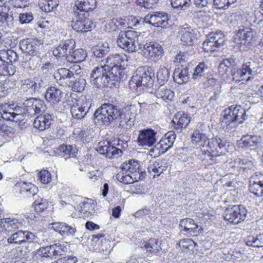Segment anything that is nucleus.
<instances>
[{"label":"nucleus","instance_id":"ddd939ff","mask_svg":"<svg viewBox=\"0 0 263 263\" xmlns=\"http://www.w3.org/2000/svg\"><path fill=\"white\" fill-rule=\"evenodd\" d=\"M135 115L132 111L130 107L118 109L113 122L118 127L128 129L134 125Z\"/></svg>","mask_w":263,"mask_h":263},{"label":"nucleus","instance_id":"4be33fe9","mask_svg":"<svg viewBox=\"0 0 263 263\" xmlns=\"http://www.w3.org/2000/svg\"><path fill=\"white\" fill-rule=\"evenodd\" d=\"M97 151L109 159L117 158L122 154L121 149L112 145L109 142H104L103 144L99 145Z\"/></svg>","mask_w":263,"mask_h":263},{"label":"nucleus","instance_id":"c85d7f7f","mask_svg":"<svg viewBox=\"0 0 263 263\" xmlns=\"http://www.w3.org/2000/svg\"><path fill=\"white\" fill-rule=\"evenodd\" d=\"M52 225V228L62 235L73 236L76 232V228L74 226H69L65 222H54Z\"/></svg>","mask_w":263,"mask_h":263},{"label":"nucleus","instance_id":"0e129e2a","mask_svg":"<svg viewBox=\"0 0 263 263\" xmlns=\"http://www.w3.org/2000/svg\"><path fill=\"white\" fill-rule=\"evenodd\" d=\"M236 1L237 0H213V2L216 8L225 10Z\"/></svg>","mask_w":263,"mask_h":263},{"label":"nucleus","instance_id":"13d9d810","mask_svg":"<svg viewBox=\"0 0 263 263\" xmlns=\"http://www.w3.org/2000/svg\"><path fill=\"white\" fill-rule=\"evenodd\" d=\"M86 84V82L84 79L75 78L70 88L74 91L81 92L84 89Z\"/></svg>","mask_w":263,"mask_h":263},{"label":"nucleus","instance_id":"9d476101","mask_svg":"<svg viewBox=\"0 0 263 263\" xmlns=\"http://www.w3.org/2000/svg\"><path fill=\"white\" fill-rule=\"evenodd\" d=\"M45 78L35 77L32 79H26L22 81L21 90L24 95L30 96L40 93L47 85Z\"/></svg>","mask_w":263,"mask_h":263},{"label":"nucleus","instance_id":"cd10ccee","mask_svg":"<svg viewBox=\"0 0 263 263\" xmlns=\"http://www.w3.org/2000/svg\"><path fill=\"white\" fill-rule=\"evenodd\" d=\"M97 6L96 0H75L74 7L80 11V13H85L88 15V11H92Z\"/></svg>","mask_w":263,"mask_h":263},{"label":"nucleus","instance_id":"aec40b11","mask_svg":"<svg viewBox=\"0 0 263 263\" xmlns=\"http://www.w3.org/2000/svg\"><path fill=\"white\" fill-rule=\"evenodd\" d=\"M211 73V69L208 63L200 62L194 68L192 74V79L199 82L205 80V78Z\"/></svg>","mask_w":263,"mask_h":263},{"label":"nucleus","instance_id":"20e7f679","mask_svg":"<svg viewBox=\"0 0 263 263\" xmlns=\"http://www.w3.org/2000/svg\"><path fill=\"white\" fill-rule=\"evenodd\" d=\"M121 171L116 175L117 179L125 184L133 183L145 178L146 173L142 171L138 161L130 159L124 162L120 167Z\"/></svg>","mask_w":263,"mask_h":263},{"label":"nucleus","instance_id":"338daca9","mask_svg":"<svg viewBox=\"0 0 263 263\" xmlns=\"http://www.w3.org/2000/svg\"><path fill=\"white\" fill-rule=\"evenodd\" d=\"M52 53L58 59L63 57L67 58L66 50H65L63 41L61 42L58 47L53 49Z\"/></svg>","mask_w":263,"mask_h":263},{"label":"nucleus","instance_id":"052dcab7","mask_svg":"<svg viewBox=\"0 0 263 263\" xmlns=\"http://www.w3.org/2000/svg\"><path fill=\"white\" fill-rule=\"evenodd\" d=\"M176 135L174 131L171 130L167 132L164 137L160 140L161 141H163L165 143V145L167 147L170 148L173 146L175 140L176 139Z\"/></svg>","mask_w":263,"mask_h":263},{"label":"nucleus","instance_id":"09e8293b","mask_svg":"<svg viewBox=\"0 0 263 263\" xmlns=\"http://www.w3.org/2000/svg\"><path fill=\"white\" fill-rule=\"evenodd\" d=\"M202 48L204 51L206 52H213L220 48V47L217 46L215 41L212 40L209 36L203 43Z\"/></svg>","mask_w":263,"mask_h":263},{"label":"nucleus","instance_id":"6e6552de","mask_svg":"<svg viewBox=\"0 0 263 263\" xmlns=\"http://www.w3.org/2000/svg\"><path fill=\"white\" fill-rule=\"evenodd\" d=\"M37 236L28 231L18 230L7 238L9 244H15L26 247V253L30 252L34 249L35 242H37Z\"/></svg>","mask_w":263,"mask_h":263},{"label":"nucleus","instance_id":"4d7b16f0","mask_svg":"<svg viewBox=\"0 0 263 263\" xmlns=\"http://www.w3.org/2000/svg\"><path fill=\"white\" fill-rule=\"evenodd\" d=\"M262 14L259 12H255L250 20V24L252 26L256 27L259 29L263 28Z\"/></svg>","mask_w":263,"mask_h":263},{"label":"nucleus","instance_id":"2f4dec72","mask_svg":"<svg viewBox=\"0 0 263 263\" xmlns=\"http://www.w3.org/2000/svg\"><path fill=\"white\" fill-rule=\"evenodd\" d=\"M0 60L2 62L12 64L18 61V56L17 53L12 49L0 50Z\"/></svg>","mask_w":263,"mask_h":263},{"label":"nucleus","instance_id":"c9c22d12","mask_svg":"<svg viewBox=\"0 0 263 263\" xmlns=\"http://www.w3.org/2000/svg\"><path fill=\"white\" fill-rule=\"evenodd\" d=\"M155 96L158 98H161L163 100L166 101L173 100L174 93L171 89L166 88V86L161 85L155 91Z\"/></svg>","mask_w":263,"mask_h":263},{"label":"nucleus","instance_id":"f704fd0d","mask_svg":"<svg viewBox=\"0 0 263 263\" xmlns=\"http://www.w3.org/2000/svg\"><path fill=\"white\" fill-rule=\"evenodd\" d=\"M110 50L108 43H100L92 47L91 51L98 58H102L107 54Z\"/></svg>","mask_w":263,"mask_h":263},{"label":"nucleus","instance_id":"0eeeda50","mask_svg":"<svg viewBox=\"0 0 263 263\" xmlns=\"http://www.w3.org/2000/svg\"><path fill=\"white\" fill-rule=\"evenodd\" d=\"M229 143L224 139L214 137L210 139L208 142V149L205 151V157L211 161V163L218 162L217 158L225 155L228 152Z\"/></svg>","mask_w":263,"mask_h":263},{"label":"nucleus","instance_id":"f03ea898","mask_svg":"<svg viewBox=\"0 0 263 263\" xmlns=\"http://www.w3.org/2000/svg\"><path fill=\"white\" fill-rule=\"evenodd\" d=\"M47 109L45 102L40 98H27L20 106L14 103L0 104V117L4 120L17 122L23 121L27 114L34 116L44 112Z\"/></svg>","mask_w":263,"mask_h":263},{"label":"nucleus","instance_id":"bf43d9fd","mask_svg":"<svg viewBox=\"0 0 263 263\" xmlns=\"http://www.w3.org/2000/svg\"><path fill=\"white\" fill-rule=\"evenodd\" d=\"M172 7L180 10H185L191 5V0H170Z\"/></svg>","mask_w":263,"mask_h":263},{"label":"nucleus","instance_id":"2eb2a0df","mask_svg":"<svg viewBox=\"0 0 263 263\" xmlns=\"http://www.w3.org/2000/svg\"><path fill=\"white\" fill-rule=\"evenodd\" d=\"M170 18L167 13L159 11L147 14L144 17L143 22L156 27L164 28L167 27Z\"/></svg>","mask_w":263,"mask_h":263},{"label":"nucleus","instance_id":"a18cd8bd","mask_svg":"<svg viewBox=\"0 0 263 263\" xmlns=\"http://www.w3.org/2000/svg\"><path fill=\"white\" fill-rule=\"evenodd\" d=\"M14 86L13 82L9 80L0 82V97H5L7 96L10 90L13 88Z\"/></svg>","mask_w":263,"mask_h":263},{"label":"nucleus","instance_id":"e433bc0d","mask_svg":"<svg viewBox=\"0 0 263 263\" xmlns=\"http://www.w3.org/2000/svg\"><path fill=\"white\" fill-rule=\"evenodd\" d=\"M87 57L86 51L80 48L73 50L72 53L68 56V61L73 63H81Z\"/></svg>","mask_w":263,"mask_h":263},{"label":"nucleus","instance_id":"3c124183","mask_svg":"<svg viewBox=\"0 0 263 263\" xmlns=\"http://www.w3.org/2000/svg\"><path fill=\"white\" fill-rule=\"evenodd\" d=\"M212 40L215 41L217 46H218L221 48L225 42L224 35L222 31H216L215 32H212L209 35Z\"/></svg>","mask_w":263,"mask_h":263},{"label":"nucleus","instance_id":"a878e982","mask_svg":"<svg viewBox=\"0 0 263 263\" xmlns=\"http://www.w3.org/2000/svg\"><path fill=\"white\" fill-rule=\"evenodd\" d=\"M22 222L16 218H3L0 219V227L5 231L12 232L22 227Z\"/></svg>","mask_w":263,"mask_h":263},{"label":"nucleus","instance_id":"c03bdc74","mask_svg":"<svg viewBox=\"0 0 263 263\" xmlns=\"http://www.w3.org/2000/svg\"><path fill=\"white\" fill-rule=\"evenodd\" d=\"M72 117L74 119L81 120L87 116V114L84 110V107L79 106V104H73L70 109Z\"/></svg>","mask_w":263,"mask_h":263},{"label":"nucleus","instance_id":"473e14b6","mask_svg":"<svg viewBox=\"0 0 263 263\" xmlns=\"http://www.w3.org/2000/svg\"><path fill=\"white\" fill-rule=\"evenodd\" d=\"M191 139L193 144L202 147H207L208 142L210 140L205 134L201 133L197 130L193 132Z\"/></svg>","mask_w":263,"mask_h":263},{"label":"nucleus","instance_id":"9b49d317","mask_svg":"<svg viewBox=\"0 0 263 263\" xmlns=\"http://www.w3.org/2000/svg\"><path fill=\"white\" fill-rule=\"evenodd\" d=\"M63 92L56 86L47 88L45 93L46 100L52 104L54 110L61 112L65 109L66 103L62 100Z\"/></svg>","mask_w":263,"mask_h":263},{"label":"nucleus","instance_id":"774afa93","mask_svg":"<svg viewBox=\"0 0 263 263\" xmlns=\"http://www.w3.org/2000/svg\"><path fill=\"white\" fill-rule=\"evenodd\" d=\"M54 249L53 251L55 253V258L65 255L68 251V248L64 243H57L54 244Z\"/></svg>","mask_w":263,"mask_h":263},{"label":"nucleus","instance_id":"f3484780","mask_svg":"<svg viewBox=\"0 0 263 263\" xmlns=\"http://www.w3.org/2000/svg\"><path fill=\"white\" fill-rule=\"evenodd\" d=\"M144 54L147 58L159 59L162 57L164 50L162 46L157 42H149L142 46Z\"/></svg>","mask_w":263,"mask_h":263},{"label":"nucleus","instance_id":"58836bf2","mask_svg":"<svg viewBox=\"0 0 263 263\" xmlns=\"http://www.w3.org/2000/svg\"><path fill=\"white\" fill-rule=\"evenodd\" d=\"M142 244H144L142 248H144L147 252L153 254H157L160 250L162 249L160 245L158 244V240L155 238H151L147 241H144Z\"/></svg>","mask_w":263,"mask_h":263},{"label":"nucleus","instance_id":"423d86ee","mask_svg":"<svg viewBox=\"0 0 263 263\" xmlns=\"http://www.w3.org/2000/svg\"><path fill=\"white\" fill-rule=\"evenodd\" d=\"M139 33L135 30L121 32L117 38V44L121 48L128 53L137 52L142 48L139 40Z\"/></svg>","mask_w":263,"mask_h":263},{"label":"nucleus","instance_id":"5701e85b","mask_svg":"<svg viewBox=\"0 0 263 263\" xmlns=\"http://www.w3.org/2000/svg\"><path fill=\"white\" fill-rule=\"evenodd\" d=\"M180 36L181 43L184 45H192L196 39L193 29L187 24L182 26L178 32Z\"/></svg>","mask_w":263,"mask_h":263},{"label":"nucleus","instance_id":"864d4df0","mask_svg":"<svg viewBox=\"0 0 263 263\" xmlns=\"http://www.w3.org/2000/svg\"><path fill=\"white\" fill-rule=\"evenodd\" d=\"M34 210L38 213L44 212L48 208L49 204L46 199L40 198L35 199L33 202Z\"/></svg>","mask_w":263,"mask_h":263},{"label":"nucleus","instance_id":"f8f14e48","mask_svg":"<svg viewBox=\"0 0 263 263\" xmlns=\"http://www.w3.org/2000/svg\"><path fill=\"white\" fill-rule=\"evenodd\" d=\"M248 211L243 205L229 206L224 212V219L230 223L238 224L245 220Z\"/></svg>","mask_w":263,"mask_h":263},{"label":"nucleus","instance_id":"72a5a7b5","mask_svg":"<svg viewBox=\"0 0 263 263\" xmlns=\"http://www.w3.org/2000/svg\"><path fill=\"white\" fill-rule=\"evenodd\" d=\"M58 6V0H40L39 3L40 8L46 13L54 11Z\"/></svg>","mask_w":263,"mask_h":263},{"label":"nucleus","instance_id":"680f3d73","mask_svg":"<svg viewBox=\"0 0 263 263\" xmlns=\"http://www.w3.org/2000/svg\"><path fill=\"white\" fill-rule=\"evenodd\" d=\"M196 243L189 238L183 239L179 241V246L182 248V251L192 250L194 249Z\"/></svg>","mask_w":263,"mask_h":263},{"label":"nucleus","instance_id":"ea45409f","mask_svg":"<svg viewBox=\"0 0 263 263\" xmlns=\"http://www.w3.org/2000/svg\"><path fill=\"white\" fill-rule=\"evenodd\" d=\"M77 152V148L75 146L71 145H61L57 149L58 154L61 157H64L65 155L73 156Z\"/></svg>","mask_w":263,"mask_h":263},{"label":"nucleus","instance_id":"6ab92c4d","mask_svg":"<svg viewBox=\"0 0 263 263\" xmlns=\"http://www.w3.org/2000/svg\"><path fill=\"white\" fill-rule=\"evenodd\" d=\"M263 137L260 135H243L239 141V147L244 149L254 148L261 143Z\"/></svg>","mask_w":263,"mask_h":263},{"label":"nucleus","instance_id":"7ed1b4c3","mask_svg":"<svg viewBox=\"0 0 263 263\" xmlns=\"http://www.w3.org/2000/svg\"><path fill=\"white\" fill-rule=\"evenodd\" d=\"M246 110L240 105H231L221 113L220 124L224 131H234L247 119Z\"/></svg>","mask_w":263,"mask_h":263},{"label":"nucleus","instance_id":"1a4fd4ad","mask_svg":"<svg viewBox=\"0 0 263 263\" xmlns=\"http://www.w3.org/2000/svg\"><path fill=\"white\" fill-rule=\"evenodd\" d=\"M258 67V63L252 60L245 62L240 68H237L235 65L232 66L231 74L233 80L236 82L250 81L256 74Z\"/></svg>","mask_w":263,"mask_h":263},{"label":"nucleus","instance_id":"bb28decb","mask_svg":"<svg viewBox=\"0 0 263 263\" xmlns=\"http://www.w3.org/2000/svg\"><path fill=\"white\" fill-rule=\"evenodd\" d=\"M189 69L188 67H184L182 66L175 68L173 74V78L174 81L179 84H182L188 82L190 78Z\"/></svg>","mask_w":263,"mask_h":263},{"label":"nucleus","instance_id":"6e6d98bb","mask_svg":"<svg viewBox=\"0 0 263 263\" xmlns=\"http://www.w3.org/2000/svg\"><path fill=\"white\" fill-rule=\"evenodd\" d=\"M233 39L234 42L239 46L242 45H245L247 47L248 46V45L247 44V42H246V34H245V32L243 29L238 30L237 33L233 36Z\"/></svg>","mask_w":263,"mask_h":263},{"label":"nucleus","instance_id":"69168bd1","mask_svg":"<svg viewBox=\"0 0 263 263\" xmlns=\"http://www.w3.org/2000/svg\"><path fill=\"white\" fill-rule=\"evenodd\" d=\"M33 18V15L31 12L20 13L18 15V21L21 24L30 23Z\"/></svg>","mask_w":263,"mask_h":263},{"label":"nucleus","instance_id":"412c9836","mask_svg":"<svg viewBox=\"0 0 263 263\" xmlns=\"http://www.w3.org/2000/svg\"><path fill=\"white\" fill-rule=\"evenodd\" d=\"M19 46L21 50L26 54V57L39 53V43L37 40L32 39L23 40L20 41Z\"/></svg>","mask_w":263,"mask_h":263},{"label":"nucleus","instance_id":"e2e57ef3","mask_svg":"<svg viewBox=\"0 0 263 263\" xmlns=\"http://www.w3.org/2000/svg\"><path fill=\"white\" fill-rule=\"evenodd\" d=\"M15 133L14 129L11 126H8L2 123L0 127V135L5 137H12Z\"/></svg>","mask_w":263,"mask_h":263},{"label":"nucleus","instance_id":"a19ab883","mask_svg":"<svg viewBox=\"0 0 263 263\" xmlns=\"http://www.w3.org/2000/svg\"><path fill=\"white\" fill-rule=\"evenodd\" d=\"M170 70L166 67H160L157 72L158 82L161 85H164L170 79Z\"/></svg>","mask_w":263,"mask_h":263},{"label":"nucleus","instance_id":"a211bd4d","mask_svg":"<svg viewBox=\"0 0 263 263\" xmlns=\"http://www.w3.org/2000/svg\"><path fill=\"white\" fill-rule=\"evenodd\" d=\"M179 226L181 228L180 231L187 235H197L203 231L202 228L198 230L197 223L189 218L181 219L179 222Z\"/></svg>","mask_w":263,"mask_h":263},{"label":"nucleus","instance_id":"603ef678","mask_svg":"<svg viewBox=\"0 0 263 263\" xmlns=\"http://www.w3.org/2000/svg\"><path fill=\"white\" fill-rule=\"evenodd\" d=\"M179 115H177L175 119L177 122L176 126H175V127L177 129L186 127L190 122V117L189 116L188 114L183 113L180 117L177 118V117Z\"/></svg>","mask_w":263,"mask_h":263},{"label":"nucleus","instance_id":"393cba45","mask_svg":"<svg viewBox=\"0 0 263 263\" xmlns=\"http://www.w3.org/2000/svg\"><path fill=\"white\" fill-rule=\"evenodd\" d=\"M81 68L79 65H74L70 67L69 69L66 68H61L58 69L54 73L53 77L57 82L62 81L69 77H71L73 74L80 71Z\"/></svg>","mask_w":263,"mask_h":263},{"label":"nucleus","instance_id":"c756f323","mask_svg":"<svg viewBox=\"0 0 263 263\" xmlns=\"http://www.w3.org/2000/svg\"><path fill=\"white\" fill-rule=\"evenodd\" d=\"M167 167L165 161L159 160L150 164L148 167V171L155 178L156 176H160L166 169Z\"/></svg>","mask_w":263,"mask_h":263},{"label":"nucleus","instance_id":"37998d69","mask_svg":"<svg viewBox=\"0 0 263 263\" xmlns=\"http://www.w3.org/2000/svg\"><path fill=\"white\" fill-rule=\"evenodd\" d=\"M101 107L106 116L109 117L110 122H113L118 110L117 106L110 103H104Z\"/></svg>","mask_w":263,"mask_h":263},{"label":"nucleus","instance_id":"39448f33","mask_svg":"<svg viewBox=\"0 0 263 263\" xmlns=\"http://www.w3.org/2000/svg\"><path fill=\"white\" fill-rule=\"evenodd\" d=\"M154 72L151 68L139 67L129 82V86L133 91L141 93L144 87H150L154 82Z\"/></svg>","mask_w":263,"mask_h":263},{"label":"nucleus","instance_id":"4c0bfd02","mask_svg":"<svg viewBox=\"0 0 263 263\" xmlns=\"http://www.w3.org/2000/svg\"><path fill=\"white\" fill-rule=\"evenodd\" d=\"M76 209L80 212L84 214L85 216H92L95 213L94 205L88 201H84L80 202V203L77 205Z\"/></svg>","mask_w":263,"mask_h":263},{"label":"nucleus","instance_id":"5fc2aeb1","mask_svg":"<svg viewBox=\"0 0 263 263\" xmlns=\"http://www.w3.org/2000/svg\"><path fill=\"white\" fill-rule=\"evenodd\" d=\"M233 39L234 42L239 46L242 45H245L247 47L248 46V45L247 44V42H246V34H245V32L243 29L238 30L237 33L233 36Z\"/></svg>","mask_w":263,"mask_h":263},{"label":"nucleus","instance_id":"f257e3e1","mask_svg":"<svg viewBox=\"0 0 263 263\" xmlns=\"http://www.w3.org/2000/svg\"><path fill=\"white\" fill-rule=\"evenodd\" d=\"M127 61L126 55L123 54L109 55L106 60V64L95 67L91 70L90 84L100 89L116 87L119 81L123 78Z\"/></svg>","mask_w":263,"mask_h":263},{"label":"nucleus","instance_id":"7c9ffc66","mask_svg":"<svg viewBox=\"0 0 263 263\" xmlns=\"http://www.w3.org/2000/svg\"><path fill=\"white\" fill-rule=\"evenodd\" d=\"M91 119L96 124L100 125H108L111 123L109 117L107 116L105 112L103 111L101 106L96 110Z\"/></svg>","mask_w":263,"mask_h":263},{"label":"nucleus","instance_id":"de8ad7c7","mask_svg":"<svg viewBox=\"0 0 263 263\" xmlns=\"http://www.w3.org/2000/svg\"><path fill=\"white\" fill-rule=\"evenodd\" d=\"M243 29L246 36V42H247V44L249 46L252 42L257 40L259 32L252 28H246Z\"/></svg>","mask_w":263,"mask_h":263},{"label":"nucleus","instance_id":"b1692460","mask_svg":"<svg viewBox=\"0 0 263 263\" xmlns=\"http://www.w3.org/2000/svg\"><path fill=\"white\" fill-rule=\"evenodd\" d=\"M53 121V118L50 114L45 113L43 115L41 113L35 119L33 122L34 127L40 130H44L50 127Z\"/></svg>","mask_w":263,"mask_h":263},{"label":"nucleus","instance_id":"dca6fc26","mask_svg":"<svg viewBox=\"0 0 263 263\" xmlns=\"http://www.w3.org/2000/svg\"><path fill=\"white\" fill-rule=\"evenodd\" d=\"M157 132L151 128H146L139 131L137 139L138 145L151 147L157 141Z\"/></svg>","mask_w":263,"mask_h":263},{"label":"nucleus","instance_id":"49530a36","mask_svg":"<svg viewBox=\"0 0 263 263\" xmlns=\"http://www.w3.org/2000/svg\"><path fill=\"white\" fill-rule=\"evenodd\" d=\"M15 72V66L12 64L2 62L0 65V74L4 76H13Z\"/></svg>","mask_w":263,"mask_h":263},{"label":"nucleus","instance_id":"4468645a","mask_svg":"<svg viewBox=\"0 0 263 263\" xmlns=\"http://www.w3.org/2000/svg\"><path fill=\"white\" fill-rule=\"evenodd\" d=\"M76 20L72 24V28L77 32L82 33L90 31L95 27V25L89 18L87 17L85 13L74 12Z\"/></svg>","mask_w":263,"mask_h":263},{"label":"nucleus","instance_id":"8fccbe9b","mask_svg":"<svg viewBox=\"0 0 263 263\" xmlns=\"http://www.w3.org/2000/svg\"><path fill=\"white\" fill-rule=\"evenodd\" d=\"M202 48L204 51L206 52H213L220 48V47L217 46L215 41L212 40L209 36L203 43Z\"/></svg>","mask_w":263,"mask_h":263},{"label":"nucleus","instance_id":"79ce46f5","mask_svg":"<svg viewBox=\"0 0 263 263\" xmlns=\"http://www.w3.org/2000/svg\"><path fill=\"white\" fill-rule=\"evenodd\" d=\"M236 65L235 60L232 58L223 59L218 66V70L221 74L226 73L229 69H232V66Z\"/></svg>","mask_w":263,"mask_h":263}]
</instances>
